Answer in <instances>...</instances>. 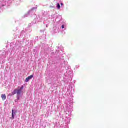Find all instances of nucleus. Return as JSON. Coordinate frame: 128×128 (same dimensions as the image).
Wrapping results in <instances>:
<instances>
[{"mask_svg":"<svg viewBox=\"0 0 128 128\" xmlns=\"http://www.w3.org/2000/svg\"><path fill=\"white\" fill-rule=\"evenodd\" d=\"M56 20V22H58V24H62L60 27V30H62V32L66 30V20H63L62 17L61 16L58 15L57 16Z\"/></svg>","mask_w":128,"mask_h":128,"instance_id":"1","label":"nucleus"},{"mask_svg":"<svg viewBox=\"0 0 128 128\" xmlns=\"http://www.w3.org/2000/svg\"><path fill=\"white\" fill-rule=\"evenodd\" d=\"M24 86H22L21 87H18V89H16L14 90V91L12 92L13 96H14V94H18L17 96V100H16V102H18L20 100V96L24 92Z\"/></svg>","mask_w":128,"mask_h":128,"instance_id":"2","label":"nucleus"},{"mask_svg":"<svg viewBox=\"0 0 128 128\" xmlns=\"http://www.w3.org/2000/svg\"><path fill=\"white\" fill-rule=\"evenodd\" d=\"M66 70L68 71L66 73H65V77L64 78H65V80L72 78L73 76V74L72 70V68H70V66L69 65H67L66 66Z\"/></svg>","mask_w":128,"mask_h":128,"instance_id":"3","label":"nucleus"},{"mask_svg":"<svg viewBox=\"0 0 128 128\" xmlns=\"http://www.w3.org/2000/svg\"><path fill=\"white\" fill-rule=\"evenodd\" d=\"M72 102L69 104L67 103V106L66 108V111L65 112L66 114H68L69 116H72Z\"/></svg>","mask_w":128,"mask_h":128,"instance_id":"4","label":"nucleus"},{"mask_svg":"<svg viewBox=\"0 0 128 128\" xmlns=\"http://www.w3.org/2000/svg\"><path fill=\"white\" fill-rule=\"evenodd\" d=\"M36 10H38V6L33 7L31 9V10L28 12V13H27L24 16V18H26L30 16H34V14H36Z\"/></svg>","mask_w":128,"mask_h":128,"instance_id":"5","label":"nucleus"},{"mask_svg":"<svg viewBox=\"0 0 128 128\" xmlns=\"http://www.w3.org/2000/svg\"><path fill=\"white\" fill-rule=\"evenodd\" d=\"M46 16H48V12H44V14L42 15H38L37 16L36 20L38 22H40L42 20H46Z\"/></svg>","mask_w":128,"mask_h":128,"instance_id":"6","label":"nucleus"},{"mask_svg":"<svg viewBox=\"0 0 128 128\" xmlns=\"http://www.w3.org/2000/svg\"><path fill=\"white\" fill-rule=\"evenodd\" d=\"M16 114H18V110H12V117L10 118V120H14V116H16Z\"/></svg>","mask_w":128,"mask_h":128,"instance_id":"7","label":"nucleus"},{"mask_svg":"<svg viewBox=\"0 0 128 128\" xmlns=\"http://www.w3.org/2000/svg\"><path fill=\"white\" fill-rule=\"evenodd\" d=\"M34 78V75H31L30 76H28L25 80L26 82H28L30 80Z\"/></svg>","mask_w":128,"mask_h":128,"instance_id":"8","label":"nucleus"},{"mask_svg":"<svg viewBox=\"0 0 128 128\" xmlns=\"http://www.w3.org/2000/svg\"><path fill=\"white\" fill-rule=\"evenodd\" d=\"M16 46H19L20 48L22 46V42L20 41H18L16 44Z\"/></svg>","mask_w":128,"mask_h":128,"instance_id":"9","label":"nucleus"},{"mask_svg":"<svg viewBox=\"0 0 128 128\" xmlns=\"http://www.w3.org/2000/svg\"><path fill=\"white\" fill-rule=\"evenodd\" d=\"M58 28L55 27L54 28V34H58Z\"/></svg>","mask_w":128,"mask_h":128,"instance_id":"10","label":"nucleus"},{"mask_svg":"<svg viewBox=\"0 0 128 128\" xmlns=\"http://www.w3.org/2000/svg\"><path fill=\"white\" fill-rule=\"evenodd\" d=\"M26 34V32L24 30H23L21 32L20 34V38H22L24 36V35Z\"/></svg>","mask_w":128,"mask_h":128,"instance_id":"11","label":"nucleus"},{"mask_svg":"<svg viewBox=\"0 0 128 128\" xmlns=\"http://www.w3.org/2000/svg\"><path fill=\"white\" fill-rule=\"evenodd\" d=\"M2 98L3 100H6V94H2Z\"/></svg>","mask_w":128,"mask_h":128,"instance_id":"12","label":"nucleus"},{"mask_svg":"<svg viewBox=\"0 0 128 128\" xmlns=\"http://www.w3.org/2000/svg\"><path fill=\"white\" fill-rule=\"evenodd\" d=\"M58 16L56 14H54L51 16V18H56Z\"/></svg>","mask_w":128,"mask_h":128,"instance_id":"13","label":"nucleus"},{"mask_svg":"<svg viewBox=\"0 0 128 128\" xmlns=\"http://www.w3.org/2000/svg\"><path fill=\"white\" fill-rule=\"evenodd\" d=\"M56 8H57L58 10H60V4H57Z\"/></svg>","mask_w":128,"mask_h":128,"instance_id":"14","label":"nucleus"},{"mask_svg":"<svg viewBox=\"0 0 128 128\" xmlns=\"http://www.w3.org/2000/svg\"><path fill=\"white\" fill-rule=\"evenodd\" d=\"M4 60L2 57H0V64H2V62Z\"/></svg>","mask_w":128,"mask_h":128,"instance_id":"15","label":"nucleus"},{"mask_svg":"<svg viewBox=\"0 0 128 128\" xmlns=\"http://www.w3.org/2000/svg\"><path fill=\"white\" fill-rule=\"evenodd\" d=\"M60 4H61V6H62V8H64V4L61 3Z\"/></svg>","mask_w":128,"mask_h":128,"instance_id":"16","label":"nucleus"},{"mask_svg":"<svg viewBox=\"0 0 128 128\" xmlns=\"http://www.w3.org/2000/svg\"><path fill=\"white\" fill-rule=\"evenodd\" d=\"M76 68H79L80 66H76Z\"/></svg>","mask_w":128,"mask_h":128,"instance_id":"17","label":"nucleus"},{"mask_svg":"<svg viewBox=\"0 0 128 128\" xmlns=\"http://www.w3.org/2000/svg\"><path fill=\"white\" fill-rule=\"evenodd\" d=\"M4 62H6V60H3V61H2V64H4Z\"/></svg>","mask_w":128,"mask_h":128,"instance_id":"18","label":"nucleus"},{"mask_svg":"<svg viewBox=\"0 0 128 128\" xmlns=\"http://www.w3.org/2000/svg\"><path fill=\"white\" fill-rule=\"evenodd\" d=\"M56 54H58V50H56Z\"/></svg>","mask_w":128,"mask_h":128,"instance_id":"19","label":"nucleus"},{"mask_svg":"<svg viewBox=\"0 0 128 128\" xmlns=\"http://www.w3.org/2000/svg\"><path fill=\"white\" fill-rule=\"evenodd\" d=\"M58 48H60V46H58Z\"/></svg>","mask_w":128,"mask_h":128,"instance_id":"20","label":"nucleus"},{"mask_svg":"<svg viewBox=\"0 0 128 128\" xmlns=\"http://www.w3.org/2000/svg\"><path fill=\"white\" fill-rule=\"evenodd\" d=\"M2 6H4V5H2Z\"/></svg>","mask_w":128,"mask_h":128,"instance_id":"21","label":"nucleus"},{"mask_svg":"<svg viewBox=\"0 0 128 128\" xmlns=\"http://www.w3.org/2000/svg\"><path fill=\"white\" fill-rule=\"evenodd\" d=\"M34 42V41H30V42Z\"/></svg>","mask_w":128,"mask_h":128,"instance_id":"22","label":"nucleus"},{"mask_svg":"<svg viewBox=\"0 0 128 128\" xmlns=\"http://www.w3.org/2000/svg\"><path fill=\"white\" fill-rule=\"evenodd\" d=\"M47 50H49L48 48H47Z\"/></svg>","mask_w":128,"mask_h":128,"instance_id":"23","label":"nucleus"},{"mask_svg":"<svg viewBox=\"0 0 128 128\" xmlns=\"http://www.w3.org/2000/svg\"><path fill=\"white\" fill-rule=\"evenodd\" d=\"M3 58H4V57H3Z\"/></svg>","mask_w":128,"mask_h":128,"instance_id":"24","label":"nucleus"},{"mask_svg":"<svg viewBox=\"0 0 128 128\" xmlns=\"http://www.w3.org/2000/svg\"><path fill=\"white\" fill-rule=\"evenodd\" d=\"M46 27L48 28V26H46Z\"/></svg>","mask_w":128,"mask_h":128,"instance_id":"25","label":"nucleus"}]
</instances>
